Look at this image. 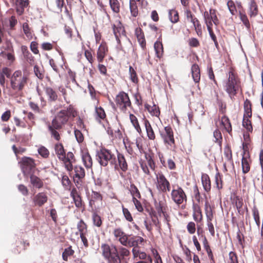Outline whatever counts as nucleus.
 Segmentation results:
<instances>
[{
    "label": "nucleus",
    "instance_id": "nucleus-1",
    "mask_svg": "<svg viewBox=\"0 0 263 263\" xmlns=\"http://www.w3.org/2000/svg\"><path fill=\"white\" fill-rule=\"evenodd\" d=\"M101 249L102 255L107 263H128L125 259L130 256V252L126 248L122 246L117 248L115 245L110 246L102 243Z\"/></svg>",
    "mask_w": 263,
    "mask_h": 263
},
{
    "label": "nucleus",
    "instance_id": "nucleus-2",
    "mask_svg": "<svg viewBox=\"0 0 263 263\" xmlns=\"http://www.w3.org/2000/svg\"><path fill=\"white\" fill-rule=\"evenodd\" d=\"M53 149L58 159L63 164L68 172L73 170V164L76 161L75 156L72 152H68L64 148L63 144L60 142H55Z\"/></svg>",
    "mask_w": 263,
    "mask_h": 263
},
{
    "label": "nucleus",
    "instance_id": "nucleus-3",
    "mask_svg": "<svg viewBox=\"0 0 263 263\" xmlns=\"http://www.w3.org/2000/svg\"><path fill=\"white\" fill-rule=\"evenodd\" d=\"M204 23L206 26L207 30L212 40L214 43L215 47L219 48L217 37L215 34L213 27V25L217 27L219 23V20L217 15V11L214 9H210L209 11H205L203 13Z\"/></svg>",
    "mask_w": 263,
    "mask_h": 263
},
{
    "label": "nucleus",
    "instance_id": "nucleus-4",
    "mask_svg": "<svg viewBox=\"0 0 263 263\" xmlns=\"http://www.w3.org/2000/svg\"><path fill=\"white\" fill-rule=\"evenodd\" d=\"M29 81L28 74H23L20 70L15 71L10 78L11 90L9 91V96H14L16 93L22 91Z\"/></svg>",
    "mask_w": 263,
    "mask_h": 263
},
{
    "label": "nucleus",
    "instance_id": "nucleus-5",
    "mask_svg": "<svg viewBox=\"0 0 263 263\" xmlns=\"http://www.w3.org/2000/svg\"><path fill=\"white\" fill-rule=\"evenodd\" d=\"M240 87V79L237 73L232 69L229 72L228 80L224 86V90L232 99L236 95Z\"/></svg>",
    "mask_w": 263,
    "mask_h": 263
},
{
    "label": "nucleus",
    "instance_id": "nucleus-6",
    "mask_svg": "<svg viewBox=\"0 0 263 263\" xmlns=\"http://www.w3.org/2000/svg\"><path fill=\"white\" fill-rule=\"evenodd\" d=\"M116 158L115 153L106 148H101L96 154V159L102 166H106L108 164L113 166L114 164H116Z\"/></svg>",
    "mask_w": 263,
    "mask_h": 263
},
{
    "label": "nucleus",
    "instance_id": "nucleus-7",
    "mask_svg": "<svg viewBox=\"0 0 263 263\" xmlns=\"http://www.w3.org/2000/svg\"><path fill=\"white\" fill-rule=\"evenodd\" d=\"M171 198L172 201L178 206L186 203L187 197L183 189L178 185L173 186L171 192Z\"/></svg>",
    "mask_w": 263,
    "mask_h": 263
},
{
    "label": "nucleus",
    "instance_id": "nucleus-8",
    "mask_svg": "<svg viewBox=\"0 0 263 263\" xmlns=\"http://www.w3.org/2000/svg\"><path fill=\"white\" fill-rule=\"evenodd\" d=\"M160 135L166 146H170L171 148H176L174 132L170 126L164 127V130L160 132Z\"/></svg>",
    "mask_w": 263,
    "mask_h": 263
},
{
    "label": "nucleus",
    "instance_id": "nucleus-9",
    "mask_svg": "<svg viewBox=\"0 0 263 263\" xmlns=\"http://www.w3.org/2000/svg\"><path fill=\"white\" fill-rule=\"evenodd\" d=\"M77 116V111L72 105H69L66 109L60 110L55 118L64 125L67 123L70 117L74 118Z\"/></svg>",
    "mask_w": 263,
    "mask_h": 263
},
{
    "label": "nucleus",
    "instance_id": "nucleus-10",
    "mask_svg": "<svg viewBox=\"0 0 263 263\" xmlns=\"http://www.w3.org/2000/svg\"><path fill=\"white\" fill-rule=\"evenodd\" d=\"M115 102L119 108L125 112L128 107H132V103L128 95L124 91H120L116 96Z\"/></svg>",
    "mask_w": 263,
    "mask_h": 263
},
{
    "label": "nucleus",
    "instance_id": "nucleus-11",
    "mask_svg": "<svg viewBox=\"0 0 263 263\" xmlns=\"http://www.w3.org/2000/svg\"><path fill=\"white\" fill-rule=\"evenodd\" d=\"M156 186L158 190L163 193H167L171 191L170 181L161 172L156 175Z\"/></svg>",
    "mask_w": 263,
    "mask_h": 263
},
{
    "label": "nucleus",
    "instance_id": "nucleus-12",
    "mask_svg": "<svg viewBox=\"0 0 263 263\" xmlns=\"http://www.w3.org/2000/svg\"><path fill=\"white\" fill-rule=\"evenodd\" d=\"M20 164L22 172L25 175H31L34 173L36 164L33 158L24 157L22 158Z\"/></svg>",
    "mask_w": 263,
    "mask_h": 263
},
{
    "label": "nucleus",
    "instance_id": "nucleus-13",
    "mask_svg": "<svg viewBox=\"0 0 263 263\" xmlns=\"http://www.w3.org/2000/svg\"><path fill=\"white\" fill-rule=\"evenodd\" d=\"M77 228L78 231L77 234H79L84 246L87 248L89 246V243L87 238L88 234L87 224L83 219H81L77 223Z\"/></svg>",
    "mask_w": 263,
    "mask_h": 263
},
{
    "label": "nucleus",
    "instance_id": "nucleus-14",
    "mask_svg": "<svg viewBox=\"0 0 263 263\" xmlns=\"http://www.w3.org/2000/svg\"><path fill=\"white\" fill-rule=\"evenodd\" d=\"M117 154L116 158V164L113 165L115 170L120 169L122 172H126L128 170V163L123 154L117 151Z\"/></svg>",
    "mask_w": 263,
    "mask_h": 263
},
{
    "label": "nucleus",
    "instance_id": "nucleus-15",
    "mask_svg": "<svg viewBox=\"0 0 263 263\" xmlns=\"http://www.w3.org/2000/svg\"><path fill=\"white\" fill-rule=\"evenodd\" d=\"M75 174L73 176V181L78 188L82 184V180L85 176V172L83 167L76 165L73 167Z\"/></svg>",
    "mask_w": 263,
    "mask_h": 263
},
{
    "label": "nucleus",
    "instance_id": "nucleus-16",
    "mask_svg": "<svg viewBox=\"0 0 263 263\" xmlns=\"http://www.w3.org/2000/svg\"><path fill=\"white\" fill-rule=\"evenodd\" d=\"M156 209L159 216H161V214H163L166 220L167 225L168 226V227H170V220L169 219V216L167 213L168 206L166 201H160L158 204L156 205Z\"/></svg>",
    "mask_w": 263,
    "mask_h": 263
},
{
    "label": "nucleus",
    "instance_id": "nucleus-17",
    "mask_svg": "<svg viewBox=\"0 0 263 263\" xmlns=\"http://www.w3.org/2000/svg\"><path fill=\"white\" fill-rule=\"evenodd\" d=\"M133 255L134 259L138 258L139 260L136 263H153L152 257L144 252L134 249Z\"/></svg>",
    "mask_w": 263,
    "mask_h": 263
},
{
    "label": "nucleus",
    "instance_id": "nucleus-18",
    "mask_svg": "<svg viewBox=\"0 0 263 263\" xmlns=\"http://www.w3.org/2000/svg\"><path fill=\"white\" fill-rule=\"evenodd\" d=\"M112 29L118 44L121 46L120 38L126 36L125 30L120 22L116 25H112Z\"/></svg>",
    "mask_w": 263,
    "mask_h": 263
},
{
    "label": "nucleus",
    "instance_id": "nucleus-19",
    "mask_svg": "<svg viewBox=\"0 0 263 263\" xmlns=\"http://www.w3.org/2000/svg\"><path fill=\"white\" fill-rule=\"evenodd\" d=\"M107 133L110 136L112 140H121L123 138L122 133L118 125L115 124L112 126L109 125L107 128Z\"/></svg>",
    "mask_w": 263,
    "mask_h": 263
},
{
    "label": "nucleus",
    "instance_id": "nucleus-20",
    "mask_svg": "<svg viewBox=\"0 0 263 263\" xmlns=\"http://www.w3.org/2000/svg\"><path fill=\"white\" fill-rule=\"evenodd\" d=\"M113 235L118 239L121 245L127 246L128 236L124 233L121 228H116L114 230Z\"/></svg>",
    "mask_w": 263,
    "mask_h": 263
},
{
    "label": "nucleus",
    "instance_id": "nucleus-21",
    "mask_svg": "<svg viewBox=\"0 0 263 263\" xmlns=\"http://www.w3.org/2000/svg\"><path fill=\"white\" fill-rule=\"evenodd\" d=\"M251 163L252 160L249 153L244 152L241 159V167L243 174H246L250 171Z\"/></svg>",
    "mask_w": 263,
    "mask_h": 263
},
{
    "label": "nucleus",
    "instance_id": "nucleus-22",
    "mask_svg": "<svg viewBox=\"0 0 263 263\" xmlns=\"http://www.w3.org/2000/svg\"><path fill=\"white\" fill-rule=\"evenodd\" d=\"M48 201V196L46 193L41 192L35 195L33 198V202L35 206H42Z\"/></svg>",
    "mask_w": 263,
    "mask_h": 263
},
{
    "label": "nucleus",
    "instance_id": "nucleus-23",
    "mask_svg": "<svg viewBox=\"0 0 263 263\" xmlns=\"http://www.w3.org/2000/svg\"><path fill=\"white\" fill-rule=\"evenodd\" d=\"M108 51V49L107 44L105 42H102L99 46L97 52V60L99 63L103 62Z\"/></svg>",
    "mask_w": 263,
    "mask_h": 263
},
{
    "label": "nucleus",
    "instance_id": "nucleus-24",
    "mask_svg": "<svg viewBox=\"0 0 263 263\" xmlns=\"http://www.w3.org/2000/svg\"><path fill=\"white\" fill-rule=\"evenodd\" d=\"M15 7L17 14L22 15L25 9L29 5V0H14Z\"/></svg>",
    "mask_w": 263,
    "mask_h": 263
},
{
    "label": "nucleus",
    "instance_id": "nucleus-25",
    "mask_svg": "<svg viewBox=\"0 0 263 263\" xmlns=\"http://www.w3.org/2000/svg\"><path fill=\"white\" fill-rule=\"evenodd\" d=\"M144 241V239L139 236H134L133 237L128 238L127 240V246L129 247H133V248L132 249V252L134 249L136 250V251H140L138 249V246L140 245H141Z\"/></svg>",
    "mask_w": 263,
    "mask_h": 263
},
{
    "label": "nucleus",
    "instance_id": "nucleus-26",
    "mask_svg": "<svg viewBox=\"0 0 263 263\" xmlns=\"http://www.w3.org/2000/svg\"><path fill=\"white\" fill-rule=\"evenodd\" d=\"M193 217L197 223H200L203 220L201 209L199 205L197 203H194L193 205Z\"/></svg>",
    "mask_w": 263,
    "mask_h": 263
},
{
    "label": "nucleus",
    "instance_id": "nucleus-27",
    "mask_svg": "<svg viewBox=\"0 0 263 263\" xmlns=\"http://www.w3.org/2000/svg\"><path fill=\"white\" fill-rule=\"evenodd\" d=\"M143 123L148 140L155 141L156 136L149 121L147 119H144Z\"/></svg>",
    "mask_w": 263,
    "mask_h": 263
},
{
    "label": "nucleus",
    "instance_id": "nucleus-28",
    "mask_svg": "<svg viewBox=\"0 0 263 263\" xmlns=\"http://www.w3.org/2000/svg\"><path fill=\"white\" fill-rule=\"evenodd\" d=\"M135 33L140 46L143 50L145 49L146 48V40L142 29L140 27H137L135 29Z\"/></svg>",
    "mask_w": 263,
    "mask_h": 263
},
{
    "label": "nucleus",
    "instance_id": "nucleus-29",
    "mask_svg": "<svg viewBox=\"0 0 263 263\" xmlns=\"http://www.w3.org/2000/svg\"><path fill=\"white\" fill-rule=\"evenodd\" d=\"M44 90L48 97V101L50 102H55L58 99L57 91L52 87L47 86L44 88Z\"/></svg>",
    "mask_w": 263,
    "mask_h": 263
},
{
    "label": "nucleus",
    "instance_id": "nucleus-30",
    "mask_svg": "<svg viewBox=\"0 0 263 263\" xmlns=\"http://www.w3.org/2000/svg\"><path fill=\"white\" fill-rule=\"evenodd\" d=\"M252 105L251 101L246 99L243 103L244 112L243 117L251 118L252 116Z\"/></svg>",
    "mask_w": 263,
    "mask_h": 263
},
{
    "label": "nucleus",
    "instance_id": "nucleus-31",
    "mask_svg": "<svg viewBox=\"0 0 263 263\" xmlns=\"http://www.w3.org/2000/svg\"><path fill=\"white\" fill-rule=\"evenodd\" d=\"M201 183L204 191L209 193L211 189V182L209 176L206 174H203L201 176Z\"/></svg>",
    "mask_w": 263,
    "mask_h": 263
},
{
    "label": "nucleus",
    "instance_id": "nucleus-32",
    "mask_svg": "<svg viewBox=\"0 0 263 263\" xmlns=\"http://www.w3.org/2000/svg\"><path fill=\"white\" fill-rule=\"evenodd\" d=\"M82 159L83 164L86 168H89L92 167V159L88 152L84 151L82 152Z\"/></svg>",
    "mask_w": 263,
    "mask_h": 263
},
{
    "label": "nucleus",
    "instance_id": "nucleus-33",
    "mask_svg": "<svg viewBox=\"0 0 263 263\" xmlns=\"http://www.w3.org/2000/svg\"><path fill=\"white\" fill-rule=\"evenodd\" d=\"M193 79L195 83H199L200 80V70L199 66L194 64L191 68Z\"/></svg>",
    "mask_w": 263,
    "mask_h": 263
},
{
    "label": "nucleus",
    "instance_id": "nucleus-34",
    "mask_svg": "<svg viewBox=\"0 0 263 263\" xmlns=\"http://www.w3.org/2000/svg\"><path fill=\"white\" fill-rule=\"evenodd\" d=\"M30 182L34 187L37 189L43 187L44 185L43 181L39 177L32 174L30 175Z\"/></svg>",
    "mask_w": 263,
    "mask_h": 263
},
{
    "label": "nucleus",
    "instance_id": "nucleus-35",
    "mask_svg": "<svg viewBox=\"0 0 263 263\" xmlns=\"http://www.w3.org/2000/svg\"><path fill=\"white\" fill-rule=\"evenodd\" d=\"M145 108L146 109L150 114L153 116H156L159 117L160 114V111L158 106L154 104L153 106H151L148 104H145Z\"/></svg>",
    "mask_w": 263,
    "mask_h": 263
},
{
    "label": "nucleus",
    "instance_id": "nucleus-36",
    "mask_svg": "<svg viewBox=\"0 0 263 263\" xmlns=\"http://www.w3.org/2000/svg\"><path fill=\"white\" fill-rule=\"evenodd\" d=\"M214 207L212 206L208 201H206L204 204V211L206 219H213L214 218Z\"/></svg>",
    "mask_w": 263,
    "mask_h": 263
},
{
    "label": "nucleus",
    "instance_id": "nucleus-37",
    "mask_svg": "<svg viewBox=\"0 0 263 263\" xmlns=\"http://www.w3.org/2000/svg\"><path fill=\"white\" fill-rule=\"evenodd\" d=\"M221 124L228 133L231 134L232 130V125L230 119L227 116L224 115L221 117Z\"/></svg>",
    "mask_w": 263,
    "mask_h": 263
},
{
    "label": "nucleus",
    "instance_id": "nucleus-38",
    "mask_svg": "<svg viewBox=\"0 0 263 263\" xmlns=\"http://www.w3.org/2000/svg\"><path fill=\"white\" fill-rule=\"evenodd\" d=\"M154 44V49L157 57L160 59L163 56L164 50L162 41H160V38Z\"/></svg>",
    "mask_w": 263,
    "mask_h": 263
},
{
    "label": "nucleus",
    "instance_id": "nucleus-39",
    "mask_svg": "<svg viewBox=\"0 0 263 263\" xmlns=\"http://www.w3.org/2000/svg\"><path fill=\"white\" fill-rule=\"evenodd\" d=\"M201 236L203 238L202 243H203V248L205 250L209 258L211 260H214V256H213L212 250L211 249L210 246L209 245L208 240L205 236L202 235Z\"/></svg>",
    "mask_w": 263,
    "mask_h": 263
},
{
    "label": "nucleus",
    "instance_id": "nucleus-40",
    "mask_svg": "<svg viewBox=\"0 0 263 263\" xmlns=\"http://www.w3.org/2000/svg\"><path fill=\"white\" fill-rule=\"evenodd\" d=\"M224 155L227 160L228 163H230V165L234 167L232 150L231 146L228 144H227L224 148Z\"/></svg>",
    "mask_w": 263,
    "mask_h": 263
},
{
    "label": "nucleus",
    "instance_id": "nucleus-41",
    "mask_svg": "<svg viewBox=\"0 0 263 263\" xmlns=\"http://www.w3.org/2000/svg\"><path fill=\"white\" fill-rule=\"evenodd\" d=\"M234 200L238 212L239 214L243 215L244 214V210L242 209L243 205L242 198L239 196H237L235 197Z\"/></svg>",
    "mask_w": 263,
    "mask_h": 263
},
{
    "label": "nucleus",
    "instance_id": "nucleus-42",
    "mask_svg": "<svg viewBox=\"0 0 263 263\" xmlns=\"http://www.w3.org/2000/svg\"><path fill=\"white\" fill-rule=\"evenodd\" d=\"M129 8L132 16L136 17L139 14V10L135 0H129Z\"/></svg>",
    "mask_w": 263,
    "mask_h": 263
},
{
    "label": "nucleus",
    "instance_id": "nucleus-43",
    "mask_svg": "<svg viewBox=\"0 0 263 263\" xmlns=\"http://www.w3.org/2000/svg\"><path fill=\"white\" fill-rule=\"evenodd\" d=\"M258 7L255 0H251L249 6V15L250 17H254L258 14Z\"/></svg>",
    "mask_w": 263,
    "mask_h": 263
},
{
    "label": "nucleus",
    "instance_id": "nucleus-44",
    "mask_svg": "<svg viewBox=\"0 0 263 263\" xmlns=\"http://www.w3.org/2000/svg\"><path fill=\"white\" fill-rule=\"evenodd\" d=\"M193 24L195 31H196L198 36H202V26L199 20L196 17L194 20L191 22Z\"/></svg>",
    "mask_w": 263,
    "mask_h": 263
},
{
    "label": "nucleus",
    "instance_id": "nucleus-45",
    "mask_svg": "<svg viewBox=\"0 0 263 263\" xmlns=\"http://www.w3.org/2000/svg\"><path fill=\"white\" fill-rule=\"evenodd\" d=\"M95 112L96 114V119L100 122L101 120H105L106 119V115L104 109L102 107H96Z\"/></svg>",
    "mask_w": 263,
    "mask_h": 263
},
{
    "label": "nucleus",
    "instance_id": "nucleus-46",
    "mask_svg": "<svg viewBox=\"0 0 263 263\" xmlns=\"http://www.w3.org/2000/svg\"><path fill=\"white\" fill-rule=\"evenodd\" d=\"M251 118L243 117L242 125L246 129V131L252 133L253 128Z\"/></svg>",
    "mask_w": 263,
    "mask_h": 263
},
{
    "label": "nucleus",
    "instance_id": "nucleus-47",
    "mask_svg": "<svg viewBox=\"0 0 263 263\" xmlns=\"http://www.w3.org/2000/svg\"><path fill=\"white\" fill-rule=\"evenodd\" d=\"M110 7L114 13L118 14L120 11V4L118 0H109Z\"/></svg>",
    "mask_w": 263,
    "mask_h": 263
},
{
    "label": "nucleus",
    "instance_id": "nucleus-48",
    "mask_svg": "<svg viewBox=\"0 0 263 263\" xmlns=\"http://www.w3.org/2000/svg\"><path fill=\"white\" fill-rule=\"evenodd\" d=\"M129 119L131 123L134 126L135 128L137 130V132L141 134L142 133V129L139 123L137 118L133 114H130Z\"/></svg>",
    "mask_w": 263,
    "mask_h": 263
},
{
    "label": "nucleus",
    "instance_id": "nucleus-49",
    "mask_svg": "<svg viewBox=\"0 0 263 263\" xmlns=\"http://www.w3.org/2000/svg\"><path fill=\"white\" fill-rule=\"evenodd\" d=\"M168 17L173 23H176L179 20V13L176 9H172L169 11Z\"/></svg>",
    "mask_w": 263,
    "mask_h": 263
},
{
    "label": "nucleus",
    "instance_id": "nucleus-50",
    "mask_svg": "<svg viewBox=\"0 0 263 263\" xmlns=\"http://www.w3.org/2000/svg\"><path fill=\"white\" fill-rule=\"evenodd\" d=\"M92 220L93 225L96 227L100 228L102 226L103 223L102 218L97 212L92 213Z\"/></svg>",
    "mask_w": 263,
    "mask_h": 263
},
{
    "label": "nucleus",
    "instance_id": "nucleus-51",
    "mask_svg": "<svg viewBox=\"0 0 263 263\" xmlns=\"http://www.w3.org/2000/svg\"><path fill=\"white\" fill-rule=\"evenodd\" d=\"M64 125L60 123V122L57 119V118H54L51 121V123H49L48 125V129H50L51 128H53L54 129H59L61 130Z\"/></svg>",
    "mask_w": 263,
    "mask_h": 263
},
{
    "label": "nucleus",
    "instance_id": "nucleus-52",
    "mask_svg": "<svg viewBox=\"0 0 263 263\" xmlns=\"http://www.w3.org/2000/svg\"><path fill=\"white\" fill-rule=\"evenodd\" d=\"M129 73L131 81L136 84H138L139 83V79L136 70L132 66H129Z\"/></svg>",
    "mask_w": 263,
    "mask_h": 263
},
{
    "label": "nucleus",
    "instance_id": "nucleus-53",
    "mask_svg": "<svg viewBox=\"0 0 263 263\" xmlns=\"http://www.w3.org/2000/svg\"><path fill=\"white\" fill-rule=\"evenodd\" d=\"M23 32L27 39L29 40L32 39V31L29 27V25L27 23H24L23 24Z\"/></svg>",
    "mask_w": 263,
    "mask_h": 263
},
{
    "label": "nucleus",
    "instance_id": "nucleus-54",
    "mask_svg": "<svg viewBox=\"0 0 263 263\" xmlns=\"http://www.w3.org/2000/svg\"><path fill=\"white\" fill-rule=\"evenodd\" d=\"M50 132L51 137L53 138L57 142H60L61 140V134L59 133V129H54L50 127V129H48Z\"/></svg>",
    "mask_w": 263,
    "mask_h": 263
},
{
    "label": "nucleus",
    "instance_id": "nucleus-55",
    "mask_svg": "<svg viewBox=\"0 0 263 263\" xmlns=\"http://www.w3.org/2000/svg\"><path fill=\"white\" fill-rule=\"evenodd\" d=\"M129 191L133 198H141V194L137 187L133 183L130 185Z\"/></svg>",
    "mask_w": 263,
    "mask_h": 263
},
{
    "label": "nucleus",
    "instance_id": "nucleus-56",
    "mask_svg": "<svg viewBox=\"0 0 263 263\" xmlns=\"http://www.w3.org/2000/svg\"><path fill=\"white\" fill-rule=\"evenodd\" d=\"M74 253V251L72 249L71 246H69L67 248H65L64 252L62 253L63 259L65 261L68 260V257L69 256H72Z\"/></svg>",
    "mask_w": 263,
    "mask_h": 263
},
{
    "label": "nucleus",
    "instance_id": "nucleus-57",
    "mask_svg": "<svg viewBox=\"0 0 263 263\" xmlns=\"http://www.w3.org/2000/svg\"><path fill=\"white\" fill-rule=\"evenodd\" d=\"M239 14L240 20L242 21L247 29L249 30L250 29V24L247 15L245 12L241 11H239Z\"/></svg>",
    "mask_w": 263,
    "mask_h": 263
},
{
    "label": "nucleus",
    "instance_id": "nucleus-58",
    "mask_svg": "<svg viewBox=\"0 0 263 263\" xmlns=\"http://www.w3.org/2000/svg\"><path fill=\"white\" fill-rule=\"evenodd\" d=\"M213 136L215 139L214 141L221 146L222 141V136L221 132L218 129H216L213 133Z\"/></svg>",
    "mask_w": 263,
    "mask_h": 263
},
{
    "label": "nucleus",
    "instance_id": "nucleus-59",
    "mask_svg": "<svg viewBox=\"0 0 263 263\" xmlns=\"http://www.w3.org/2000/svg\"><path fill=\"white\" fill-rule=\"evenodd\" d=\"M146 160L147 161V164L149 166L150 168L153 171H155L156 169V163L154 160L153 157L152 155H148L145 156Z\"/></svg>",
    "mask_w": 263,
    "mask_h": 263
},
{
    "label": "nucleus",
    "instance_id": "nucleus-60",
    "mask_svg": "<svg viewBox=\"0 0 263 263\" xmlns=\"http://www.w3.org/2000/svg\"><path fill=\"white\" fill-rule=\"evenodd\" d=\"M227 7L231 14L235 15L237 13V9L234 2L232 0H229L227 4Z\"/></svg>",
    "mask_w": 263,
    "mask_h": 263
},
{
    "label": "nucleus",
    "instance_id": "nucleus-61",
    "mask_svg": "<svg viewBox=\"0 0 263 263\" xmlns=\"http://www.w3.org/2000/svg\"><path fill=\"white\" fill-rule=\"evenodd\" d=\"M21 50L24 57L27 60H33V57H32L31 53L28 50V47L26 46L22 45L21 46Z\"/></svg>",
    "mask_w": 263,
    "mask_h": 263
},
{
    "label": "nucleus",
    "instance_id": "nucleus-62",
    "mask_svg": "<svg viewBox=\"0 0 263 263\" xmlns=\"http://www.w3.org/2000/svg\"><path fill=\"white\" fill-rule=\"evenodd\" d=\"M38 153L44 158H47L49 156V150L44 146H41L37 150Z\"/></svg>",
    "mask_w": 263,
    "mask_h": 263
},
{
    "label": "nucleus",
    "instance_id": "nucleus-63",
    "mask_svg": "<svg viewBox=\"0 0 263 263\" xmlns=\"http://www.w3.org/2000/svg\"><path fill=\"white\" fill-rule=\"evenodd\" d=\"M252 214L254 218V219L256 222V225L257 226L258 228H259L260 227V217H259V211L256 207H254L252 209Z\"/></svg>",
    "mask_w": 263,
    "mask_h": 263
},
{
    "label": "nucleus",
    "instance_id": "nucleus-64",
    "mask_svg": "<svg viewBox=\"0 0 263 263\" xmlns=\"http://www.w3.org/2000/svg\"><path fill=\"white\" fill-rule=\"evenodd\" d=\"M76 206L78 208H84V203L82 201L81 195L72 198Z\"/></svg>",
    "mask_w": 263,
    "mask_h": 263
}]
</instances>
